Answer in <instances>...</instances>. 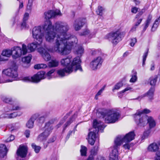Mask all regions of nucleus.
I'll return each mask as SVG.
<instances>
[{
    "instance_id": "2f4dec72",
    "label": "nucleus",
    "mask_w": 160,
    "mask_h": 160,
    "mask_svg": "<svg viewBox=\"0 0 160 160\" xmlns=\"http://www.w3.org/2000/svg\"><path fill=\"white\" fill-rule=\"evenodd\" d=\"M47 67L48 66L47 64L44 63H41L35 65L34 66V68L35 69H39L45 68Z\"/></svg>"
},
{
    "instance_id": "e2e57ef3",
    "label": "nucleus",
    "mask_w": 160,
    "mask_h": 160,
    "mask_svg": "<svg viewBox=\"0 0 160 160\" xmlns=\"http://www.w3.org/2000/svg\"><path fill=\"white\" fill-rule=\"evenodd\" d=\"M30 131L28 130H26L25 132V135L27 138L29 137L30 135Z\"/></svg>"
},
{
    "instance_id": "20e7f679",
    "label": "nucleus",
    "mask_w": 160,
    "mask_h": 160,
    "mask_svg": "<svg viewBox=\"0 0 160 160\" xmlns=\"http://www.w3.org/2000/svg\"><path fill=\"white\" fill-rule=\"evenodd\" d=\"M81 61L79 57L74 58L71 65L66 68L60 69L57 70V74L60 77H63L65 76V73L69 74L73 72H76L78 70L81 72L82 71V69L80 65Z\"/></svg>"
},
{
    "instance_id": "2eb2a0df",
    "label": "nucleus",
    "mask_w": 160,
    "mask_h": 160,
    "mask_svg": "<svg viewBox=\"0 0 160 160\" xmlns=\"http://www.w3.org/2000/svg\"><path fill=\"white\" fill-rule=\"evenodd\" d=\"M88 135V141L89 143L92 145H94L98 132H96L94 130L91 129Z\"/></svg>"
},
{
    "instance_id": "9b49d317",
    "label": "nucleus",
    "mask_w": 160,
    "mask_h": 160,
    "mask_svg": "<svg viewBox=\"0 0 160 160\" xmlns=\"http://www.w3.org/2000/svg\"><path fill=\"white\" fill-rule=\"evenodd\" d=\"M28 152V147L26 146H20L18 149L16 154L17 160H25Z\"/></svg>"
},
{
    "instance_id": "f704fd0d",
    "label": "nucleus",
    "mask_w": 160,
    "mask_h": 160,
    "mask_svg": "<svg viewBox=\"0 0 160 160\" xmlns=\"http://www.w3.org/2000/svg\"><path fill=\"white\" fill-rule=\"evenodd\" d=\"M157 78L158 77L157 76H155L153 77H151L149 79L151 85L152 86L155 85L157 82Z\"/></svg>"
},
{
    "instance_id": "774afa93",
    "label": "nucleus",
    "mask_w": 160,
    "mask_h": 160,
    "mask_svg": "<svg viewBox=\"0 0 160 160\" xmlns=\"http://www.w3.org/2000/svg\"><path fill=\"white\" fill-rule=\"evenodd\" d=\"M137 26H136L135 25H134L132 27L130 31L133 32L135 31L136 30V28H137Z\"/></svg>"
},
{
    "instance_id": "4468645a",
    "label": "nucleus",
    "mask_w": 160,
    "mask_h": 160,
    "mask_svg": "<svg viewBox=\"0 0 160 160\" xmlns=\"http://www.w3.org/2000/svg\"><path fill=\"white\" fill-rule=\"evenodd\" d=\"M38 52L45 61H48L51 59V57L47 49L43 48H38Z\"/></svg>"
},
{
    "instance_id": "39448f33",
    "label": "nucleus",
    "mask_w": 160,
    "mask_h": 160,
    "mask_svg": "<svg viewBox=\"0 0 160 160\" xmlns=\"http://www.w3.org/2000/svg\"><path fill=\"white\" fill-rule=\"evenodd\" d=\"M107 123H113L118 121L120 117L118 112L114 109H108L101 113Z\"/></svg>"
},
{
    "instance_id": "338daca9",
    "label": "nucleus",
    "mask_w": 160,
    "mask_h": 160,
    "mask_svg": "<svg viewBox=\"0 0 160 160\" xmlns=\"http://www.w3.org/2000/svg\"><path fill=\"white\" fill-rule=\"evenodd\" d=\"M96 160H106L104 157L101 156H99L97 157Z\"/></svg>"
},
{
    "instance_id": "bf43d9fd",
    "label": "nucleus",
    "mask_w": 160,
    "mask_h": 160,
    "mask_svg": "<svg viewBox=\"0 0 160 160\" xmlns=\"http://www.w3.org/2000/svg\"><path fill=\"white\" fill-rule=\"evenodd\" d=\"M155 64L152 62L150 65V70L151 71H153L155 69Z\"/></svg>"
},
{
    "instance_id": "a18cd8bd",
    "label": "nucleus",
    "mask_w": 160,
    "mask_h": 160,
    "mask_svg": "<svg viewBox=\"0 0 160 160\" xmlns=\"http://www.w3.org/2000/svg\"><path fill=\"white\" fill-rule=\"evenodd\" d=\"M53 14H54V17L59 16H61L62 15V14L61 12L60 11L59 9H56L55 10H53Z\"/></svg>"
},
{
    "instance_id": "f257e3e1",
    "label": "nucleus",
    "mask_w": 160,
    "mask_h": 160,
    "mask_svg": "<svg viewBox=\"0 0 160 160\" xmlns=\"http://www.w3.org/2000/svg\"><path fill=\"white\" fill-rule=\"evenodd\" d=\"M42 28L45 32L46 41L55 42L53 50L61 55L69 54L72 49L76 46L78 42L77 38L68 34L69 25L65 22L58 21L53 25L49 20L46 21Z\"/></svg>"
},
{
    "instance_id": "423d86ee",
    "label": "nucleus",
    "mask_w": 160,
    "mask_h": 160,
    "mask_svg": "<svg viewBox=\"0 0 160 160\" xmlns=\"http://www.w3.org/2000/svg\"><path fill=\"white\" fill-rule=\"evenodd\" d=\"M125 33V32L122 31L119 28L109 33L107 35V38L113 44L116 45L121 41Z\"/></svg>"
},
{
    "instance_id": "f03ea898",
    "label": "nucleus",
    "mask_w": 160,
    "mask_h": 160,
    "mask_svg": "<svg viewBox=\"0 0 160 160\" xmlns=\"http://www.w3.org/2000/svg\"><path fill=\"white\" fill-rule=\"evenodd\" d=\"M135 135L133 131L129 132L125 135H119L114 140V145L110 148V160H118V147L120 146L122 142H129L134 139Z\"/></svg>"
},
{
    "instance_id": "13d9d810",
    "label": "nucleus",
    "mask_w": 160,
    "mask_h": 160,
    "mask_svg": "<svg viewBox=\"0 0 160 160\" xmlns=\"http://www.w3.org/2000/svg\"><path fill=\"white\" fill-rule=\"evenodd\" d=\"M89 33V31L88 30H86L83 32L81 33V35H85L88 34Z\"/></svg>"
},
{
    "instance_id": "09e8293b",
    "label": "nucleus",
    "mask_w": 160,
    "mask_h": 160,
    "mask_svg": "<svg viewBox=\"0 0 160 160\" xmlns=\"http://www.w3.org/2000/svg\"><path fill=\"white\" fill-rule=\"evenodd\" d=\"M11 114L12 118H13L17 116H20L22 115V113L20 112H14L12 113H11Z\"/></svg>"
},
{
    "instance_id": "4d7b16f0",
    "label": "nucleus",
    "mask_w": 160,
    "mask_h": 160,
    "mask_svg": "<svg viewBox=\"0 0 160 160\" xmlns=\"http://www.w3.org/2000/svg\"><path fill=\"white\" fill-rule=\"evenodd\" d=\"M148 50H147V51L145 52L143 55V60H146V58L147 57V56H148Z\"/></svg>"
},
{
    "instance_id": "cd10ccee",
    "label": "nucleus",
    "mask_w": 160,
    "mask_h": 160,
    "mask_svg": "<svg viewBox=\"0 0 160 160\" xmlns=\"http://www.w3.org/2000/svg\"><path fill=\"white\" fill-rule=\"evenodd\" d=\"M58 65L59 62L56 59H54L49 62L48 66L49 68L56 67H58Z\"/></svg>"
},
{
    "instance_id": "6e6552de",
    "label": "nucleus",
    "mask_w": 160,
    "mask_h": 160,
    "mask_svg": "<svg viewBox=\"0 0 160 160\" xmlns=\"http://www.w3.org/2000/svg\"><path fill=\"white\" fill-rule=\"evenodd\" d=\"M12 57L14 59L20 57L27 52V47L24 44H22V48L19 47H15L12 48Z\"/></svg>"
},
{
    "instance_id": "6ab92c4d",
    "label": "nucleus",
    "mask_w": 160,
    "mask_h": 160,
    "mask_svg": "<svg viewBox=\"0 0 160 160\" xmlns=\"http://www.w3.org/2000/svg\"><path fill=\"white\" fill-rule=\"evenodd\" d=\"M8 151V150L4 144H0V157L1 158H4L6 156Z\"/></svg>"
},
{
    "instance_id": "c03bdc74",
    "label": "nucleus",
    "mask_w": 160,
    "mask_h": 160,
    "mask_svg": "<svg viewBox=\"0 0 160 160\" xmlns=\"http://www.w3.org/2000/svg\"><path fill=\"white\" fill-rule=\"evenodd\" d=\"M76 117V115L74 114L68 121L64 125L65 128L69 126L73 121L74 118Z\"/></svg>"
},
{
    "instance_id": "72a5a7b5",
    "label": "nucleus",
    "mask_w": 160,
    "mask_h": 160,
    "mask_svg": "<svg viewBox=\"0 0 160 160\" xmlns=\"http://www.w3.org/2000/svg\"><path fill=\"white\" fill-rule=\"evenodd\" d=\"M132 89V88L130 87H128L126 88L124 90L119 92L118 93V97H119V98H121L123 95V93H124L126 91L131 90Z\"/></svg>"
},
{
    "instance_id": "c85d7f7f",
    "label": "nucleus",
    "mask_w": 160,
    "mask_h": 160,
    "mask_svg": "<svg viewBox=\"0 0 160 160\" xmlns=\"http://www.w3.org/2000/svg\"><path fill=\"white\" fill-rule=\"evenodd\" d=\"M2 55L7 57H10L11 55H12V50L6 49L4 50L2 52Z\"/></svg>"
},
{
    "instance_id": "8fccbe9b",
    "label": "nucleus",
    "mask_w": 160,
    "mask_h": 160,
    "mask_svg": "<svg viewBox=\"0 0 160 160\" xmlns=\"http://www.w3.org/2000/svg\"><path fill=\"white\" fill-rule=\"evenodd\" d=\"M106 87V86L105 85H104V86L98 91V93H97V94H96V96H95V98H96V97H98V96H99L100 95H101V94L102 93V92H103V91L104 90L105 88Z\"/></svg>"
},
{
    "instance_id": "37998d69",
    "label": "nucleus",
    "mask_w": 160,
    "mask_h": 160,
    "mask_svg": "<svg viewBox=\"0 0 160 160\" xmlns=\"http://www.w3.org/2000/svg\"><path fill=\"white\" fill-rule=\"evenodd\" d=\"M34 122L32 119H30L26 123V126L28 128H32L34 126Z\"/></svg>"
},
{
    "instance_id": "3c124183",
    "label": "nucleus",
    "mask_w": 160,
    "mask_h": 160,
    "mask_svg": "<svg viewBox=\"0 0 160 160\" xmlns=\"http://www.w3.org/2000/svg\"><path fill=\"white\" fill-rule=\"evenodd\" d=\"M14 136L12 135H11L10 137L5 140L6 142H8L13 141L14 139Z\"/></svg>"
},
{
    "instance_id": "4be33fe9",
    "label": "nucleus",
    "mask_w": 160,
    "mask_h": 160,
    "mask_svg": "<svg viewBox=\"0 0 160 160\" xmlns=\"http://www.w3.org/2000/svg\"><path fill=\"white\" fill-rule=\"evenodd\" d=\"M152 18V16L151 15H149L144 24L143 25V31L144 32L148 27L149 24L150 23Z\"/></svg>"
},
{
    "instance_id": "f8f14e48",
    "label": "nucleus",
    "mask_w": 160,
    "mask_h": 160,
    "mask_svg": "<svg viewBox=\"0 0 160 160\" xmlns=\"http://www.w3.org/2000/svg\"><path fill=\"white\" fill-rule=\"evenodd\" d=\"M141 116L136 113L134 115L135 121L139 127H144L147 124V116L146 115Z\"/></svg>"
},
{
    "instance_id": "bb28decb",
    "label": "nucleus",
    "mask_w": 160,
    "mask_h": 160,
    "mask_svg": "<svg viewBox=\"0 0 160 160\" xmlns=\"http://www.w3.org/2000/svg\"><path fill=\"white\" fill-rule=\"evenodd\" d=\"M160 22V16L159 18L156 19L152 27L151 31L154 32L157 29V28Z\"/></svg>"
},
{
    "instance_id": "603ef678",
    "label": "nucleus",
    "mask_w": 160,
    "mask_h": 160,
    "mask_svg": "<svg viewBox=\"0 0 160 160\" xmlns=\"http://www.w3.org/2000/svg\"><path fill=\"white\" fill-rule=\"evenodd\" d=\"M29 17V14L28 12H25L24 15L23 20L27 21L28 20Z\"/></svg>"
},
{
    "instance_id": "052dcab7",
    "label": "nucleus",
    "mask_w": 160,
    "mask_h": 160,
    "mask_svg": "<svg viewBox=\"0 0 160 160\" xmlns=\"http://www.w3.org/2000/svg\"><path fill=\"white\" fill-rule=\"evenodd\" d=\"M13 81L12 79L7 80L5 81H2L0 79V83L12 82Z\"/></svg>"
},
{
    "instance_id": "c9c22d12",
    "label": "nucleus",
    "mask_w": 160,
    "mask_h": 160,
    "mask_svg": "<svg viewBox=\"0 0 160 160\" xmlns=\"http://www.w3.org/2000/svg\"><path fill=\"white\" fill-rule=\"evenodd\" d=\"M55 71V69H52L49 71L46 74V76L48 79H50L52 78V74Z\"/></svg>"
},
{
    "instance_id": "9d476101",
    "label": "nucleus",
    "mask_w": 160,
    "mask_h": 160,
    "mask_svg": "<svg viewBox=\"0 0 160 160\" xmlns=\"http://www.w3.org/2000/svg\"><path fill=\"white\" fill-rule=\"evenodd\" d=\"M50 121L47 122L44 128V131L38 136V140L40 141H43L46 140L47 138L49 135L50 131L52 129L51 126H50Z\"/></svg>"
},
{
    "instance_id": "7c9ffc66",
    "label": "nucleus",
    "mask_w": 160,
    "mask_h": 160,
    "mask_svg": "<svg viewBox=\"0 0 160 160\" xmlns=\"http://www.w3.org/2000/svg\"><path fill=\"white\" fill-rule=\"evenodd\" d=\"M49 113H47L40 116L38 119V122L40 123H43L45 121L46 118L48 116Z\"/></svg>"
},
{
    "instance_id": "49530a36",
    "label": "nucleus",
    "mask_w": 160,
    "mask_h": 160,
    "mask_svg": "<svg viewBox=\"0 0 160 160\" xmlns=\"http://www.w3.org/2000/svg\"><path fill=\"white\" fill-rule=\"evenodd\" d=\"M137 42L136 38H131L130 40V45L131 47H133Z\"/></svg>"
},
{
    "instance_id": "680f3d73",
    "label": "nucleus",
    "mask_w": 160,
    "mask_h": 160,
    "mask_svg": "<svg viewBox=\"0 0 160 160\" xmlns=\"http://www.w3.org/2000/svg\"><path fill=\"white\" fill-rule=\"evenodd\" d=\"M156 155L158 157L155 160H160V150L157 152L156 153Z\"/></svg>"
},
{
    "instance_id": "aec40b11",
    "label": "nucleus",
    "mask_w": 160,
    "mask_h": 160,
    "mask_svg": "<svg viewBox=\"0 0 160 160\" xmlns=\"http://www.w3.org/2000/svg\"><path fill=\"white\" fill-rule=\"evenodd\" d=\"M159 149L158 145L156 143H152L150 144L147 148L148 151L151 152H155Z\"/></svg>"
},
{
    "instance_id": "7ed1b4c3",
    "label": "nucleus",
    "mask_w": 160,
    "mask_h": 160,
    "mask_svg": "<svg viewBox=\"0 0 160 160\" xmlns=\"http://www.w3.org/2000/svg\"><path fill=\"white\" fill-rule=\"evenodd\" d=\"M42 28L40 26H38L34 28L32 30V37L35 39L37 42H32L28 44L27 46L28 49L31 52L34 51L36 49L41 46L44 37V34L42 31Z\"/></svg>"
},
{
    "instance_id": "f3484780",
    "label": "nucleus",
    "mask_w": 160,
    "mask_h": 160,
    "mask_svg": "<svg viewBox=\"0 0 160 160\" xmlns=\"http://www.w3.org/2000/svg\"><path fill=\"white\" fill-rule=\"evenodd\" d=\"M84 23L83 20L81 19H77L73 24L74 28L76 31L79 30L82 27Z\"/></svg>"
},
{
    "instance_id": "864d4df0",
    "label": "nucleus",
    "mask_w": 160,
    "mask_h": 160,
    "mask_svg": "<svg viewBox=\"0 0 160 160\" xmlns=\"http://www.w3.org/2000/svg\"><path fill=\"white\" fill-rule=\"evenodd\" d=\"M38 116L39 115L38 114H35L32 116L30 119H32V121H33V122H34L35 120L37 119Z\"/></svg>"
},
{
    "instance_id": "0e129e2a",
    "label": "nucleus",
    "mask_w": 160,
    "mask_h": 160,
    "mask_svg": "<svg viewBox=\"0 0 160 160\" xmlns=\"http://www.w3.org/2000/svg\"><path fill=\"white\" fill-rule=\"evenodd\" d=\"M4 118H12L11 114H4V116H3Z\"/></svg>"
},
{
    "instance_id": "412c9836",
    "label": "nucleus",
    "mask_w": 160,
    "mask_h": 160,
    "mask_svg": "<svg viewBox=\"0 0 160 160\" xmlns=\"http://www.w3.org/2000/svg\"><path fill=\"white\" fill-rule=\"evenodd\" d=\"M61 64L63 66L68 67L71 65L72 62L69 57L62 59L60 61Z\"/></svg>"
},
{
    "instance_id": "a878e982",
    "label": "nucleus",
    "mask_w": 160,
    "mask_h": 160,
    "mask_svg": "<svg viewBox=\"0 0 160 160\" xmlns=\"http://www.w3.org/2000/svg\"><path fill=\"white\" fill-rule=\"evenodd\" d=\"M53 10L48 11L44 13L45 18L46 19H49L50 18L54 17Z\"/></svg>"
},
{
    "instance_id": "c756f323",
    "label": "nucleus",
    "mask_w": 160,
    "mask_h": 160,
    "mask_svg": "<svg viewBox=\"0 0 160 160\" xmlns=\"http://www.w3.org/2000/svg\"><path fill=\"white\" fill-rule=\"evenodd\" d=\"M2 100L6 103H10L13 101L12 99L8 96H3L1 97Z\"/></svg>"
},
{
    "instance_id": "473e14b6",
    "label": "nucleus",
    "mask_w": 160,
    "mask_h": 160,
    "mask_svg": "<svg viewBox=\"0 0 160 160\" xmlns=\"http://www.w3.org/2000/svg\"><path fill=\"white\" fill-rule=\"evenodd\" d=\"M151 112L150 111L147 109H144L142 110H138L136 112L137 114L141 116H143L142 115L144 114H148L149 113Z\"/></svg>"
},
{
    "instance_id": "a19ab883",
    "label": "nucleus",
    "mask_w": 160,
    "mask_h": 160,
    "mask_svg": "<svg viewBox=\"0 0 160 160\" xmlns=\"http://www.w3.org/2000/svg\"><path fill=\"white\" fill-rule=\"evenodd\" d=\"M137 72L135 71H133V74L132 75V77L130 80V82H134L137 81Z\"/></svg>"
},
{
    "instance_id": "b1692460",
    "label": "nucleus",
    "mask_w": 160,
    "mask_h": 160,
    "mask_svg": "<svg viewBox=\"0 0 160 160\" xmlns=\"http://www.w3.org/2000/svg\"><path fill=\"white\" fill-rule=\"evenodd\" d=\"M32 56L31 55H29L27 57H24L22 58V61L23 64V66L24 67H28V66L25 65L26 64L29 63L32 59Z\"/></svg>"
},
{
    "instance_id": "dca6fc26",
    "label": "nucleus",
    "mask_w": 160,
    "mask_h": 160,
    "mask_svg": "<svg viewBox=\"0 0 160 160\" xmlns=\"http://www.w3.org/2000/svg\"><path fill=\"white\" fill-rule=\"evenodd\" d=\"M92 129L96 131V132H98L99 131L101 132L103 130L105 126L103 125L102 122L100 121L95 120L93 121Z\"/></svg>"
},
{
    "instance_id": "4c0bfd02",
    "label": "nucleus",
    "mask_w": 160,
    "mask_h": 160,
    "mask_svg": "<svg viewBox=\"0 0 160 160\" xmlns=\"http://www.w3.org/2000/svg\"><path fill=\"white\" fill-rule=\"evenodd\" d=\"M123 86V84L122 82H119L117 83L113 87L112 89V91L113 92L115 91V90H118L121 87Z\"/></svg>"
},
{
    "instance_id": "a211bd4d",
    "label": "nucleus",
    "mask_w": 160,
    "mask_h": 160,
    "mask_svg": "<svg viewBox=\"0 0 160 160\" xmlns=\"http://www.w3.org/2000/svg\"><path fill=\"white\" fill-rule=\"evenodd\" d=\"M154 91V89L153 88H151L144 95L138 97L137 98L135 99H141L143 97L146 96L150 100L153 99V93Z\"/></svg>"
},
{
    "instance_id": "5701e85b",
    "label": "nucleus",
    "mask_w": 160,
    "mask_h": 160,
    "mask_svg": "<svg viewBox=\"0 0 160 160\" xmlns=\"http://www.w3.org/2000/svg\"><path fill=\"white\" fill-rule=\"evenodd\" d=\"M84 52V49L83 47L82 46H78L77 48L76 49L75 51V53L78 56L77 57H79L80 59V57L82 56ZM80 61L81 62V60ZM81 62H80V63Z\"/></svg>"
},
{
    "instance_id": "69168bd1",
    "label": "nucleus",
    "mask_w": 160,
    "mask_h": 160,
    "mask_svg": "<svg viewBox=\"0 0 160 160\" xmlns=\"http://www.w3.org/2000/svg\"><path fill=\"white\" fill-rule=\"evenodd\" d=\"M142 19L141 18L138 19L137 22L136 23L135 25L137 27L141 23L142 21Z\"/></svg>"
},
{
    "instance_id": "ea45409f",
    "label": "nucleus",
    "mask_w": 160,
    "mask_h": 160,
    "mask_svg": "<svg viewBox=\"0 0 160 160\" xmlns=\"http://www.w3.org/2000/svg\"><path fill=\"white\" fill-rule=\"evenodd\" d=\"M131 141H130L129 142H122V143L123 142H125L126 144H124L123 146V147L126 149H127L128 150H129L131 146H132V144L131 143H129V142H131Z\"/></svg>"
},
{
    "instance_id": "79ce46f5",
    "label": "nucleus",
    "mask_w": 160,
    "mask_h": 160,
    "mask_svg": "<svg viewBox=\"0 0 160 160\" xmlns=\"http://www.w3.org/2000/svg\"><path fill=\"white\" fill-rule=\"evenodd\" d=\"M98 146H95L92 149L91 151V155L92 156L96 155L98 153Z\"/></svg>"
},
{
    "instance_id": "58836bf2",
    "label": "nucleus",
    "mask_w": 160,
    "mask_h": 160,
    "mask_svg": "<svg viewBox=\"0 0 160 160\" xmlns=\"http://www.w3.org/2000/svg\"><path fill=\"white\" fill-rule=\"evenodd\" d=\"M87 148L83 146H81V149H80V152L81 155L82 156H85L87 153Z\"/></svg>"
},
{
    "instance_id": "393cba45",
    "label": "nucleus",
    "mask_w": 160,
    "mask_h": 160,
    "mask_svg": "<svg viewBox=\"0 0 160 160\" xmlns=\"http://www.w3.org/2000/svg\"><path fill=\"white\" fill-rule=\"evenodd\" d=\"M147 123H149L150 128H152L154 127L156 125V122L153 118L152 117L147 116Z\"/></svg>"
},
{
    "instance_id": "0eeeda50",
    "label": "nucleus",
    "mask_w": 160,
    "mask_h": 160,
    "mask_svg": "<svg viewBox=\"0 0 160 160\" xmlns=\"http://www.w3.org/2000/svg\"><path fill=\"white\" fill-rule=\"evenodd\" d=\"M45 72L43 71L39 72L32 77H26L23 78L22 80L26 82H32L38 83L41 80L45 78Z\"/></svg>"
},
{
    "instance_id": "1a4fd4ad",
    "label": "nucleus",
    "mask_w": 160,
    "mask_h": 160,
    "mask_svg": "<svg viewBox=\"0 0 160 160\" xmlns=\"http://www.w3.org/2000/svg\"><path fill=\"white\" fill-rule=\"evenodd\" d=\"M18 67L15 63H13L10 67L3 70V74L12 78H16L18 76Z\"/></svg>"
},
{
    "instance_id": "ddd939ff",
    "label": "nucleus",
    "mask_w": 160,
    "mask_h": 160,
    "mask_svg": "<svg viewBox=\"0 0 160 160\" xmlns=\"http://www.w3.org/2000/svg\"><path fill=\"white\" fill-rule=\"evenodd\" d=\"M103 60L101 57L95 58L90 63V67L93 70H96L101 65Z\"/></svg>"
},
{
    "instance_id": "de8ad7c7",
    "label": "nucleus",
    "mask_w": 160,
    "mask_h": 160,
    "mask_svg": "<svg viewBox=\"0 0 160 160\" xmlns=\"http://www.w3.org/2000/svg\"><path fill=\"white\" fill-rule=\"evenodd\" d=\"M103 10V8L101 6H98L97 10L96 11V12L98 14L100 15H102V12Z\"/></svg>"
},
{
    "instance_id": "5fc2aeb1",
    "label": "nucleus",
    "mask_w": 160,
    "mask_h": 160,
    "mask_svg": "<svg viewBox=\"0 0 160 160\" xmlns=\"http://www.w3.org/2000/svg\"><path fill=\"white\" fill-rule=\"evenodd\" d=\"M138 10V8L136 7H134L132 8L131 11L133 13H136Z\"/></svg>"
},
{
    "instance_id": "e433bc0d",
    "label": "nucleus",
    "mask_w": 160,
    "mask_h": 160,
    "mask_svg": "<svg viewBox=\"0 0 160 160\" xmlns=\"http://www.w3.org/2000/svg\"><path fill=\"white\" fill-rule=\"evenodd\" d=\"M32 147L36 153H38L41 149V147L40 146L37 145L35 143H32Z\"/></svg>"
},
{
    "instance_id": "6e6d98bb",
    "label": "nucleus",
    "mask_w": 160,
    "mask_h": 160,
    "mask_svg": "<svg viewBox=\"0 0 160 160\" xmlns=\"http://www.w3.org/2000/svg\"><path fill=\"white\" fill-rule=\"evenodd\" d=\"M27 27V22L26 21H24L23 20V22L21 24V27L22 28H26Z\"/></svg>"
}]
</instances>
